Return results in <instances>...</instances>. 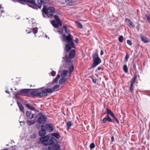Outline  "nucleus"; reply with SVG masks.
Wrapping results in <instances>:
<instances>
[{"mask_svg":"<svg viewBox=\"0 0 150 150\" xmlns=\"http://www.w3.org/2000/svg\"><path fill=\"white\" fill-rule=\"evenodd\" d=\"M52 135L54 137H55L57 139H59L60 137V136L59 134L57 133H54L52 134Z\"/></svg>","mask_w":150,"mask_h":150,"instance_id":"26","label":"nucleus"},{"mask_svg":"<svg viewBox=\"0 0 150 150\" xmlns=\"http://www.w3.org/2000/svg\"><path fill=\"white\" fill-rule=\"evenodd\" d=\"M134 83L133 82H131L129 88L130 91L131 92H132L133 90V85Z\"/></svg>","mask_w":150,"mask_h":150,"instance_id":"24","label":"nucleus"},{"mask_svg":"<svg viewBox=\"0 0 150 150\" xmlns=\"http://www.w3.org/2000/svg\"><path fill=\"white\" fill-rule=\"evenodd\" d=\"M3 13L4 12V11L3 10H2V8L1 6H0V12Z\"/></svg>","mask_w":150,"mask_h":150,"instance_id":"47","label":"nucleus"},{"mask_svg":"<svg viewBox=\"0 0 150 150\" xmlns=\"http://www.w3.org/2000/svg\"><path fill=\"white\" fill-rule=\"evenodd\" d=\"M123 70L125 73H127L128 71V68L126 64H125L124 65Z\"/></svg>","mask_w":150,"mask_h":150,"instance_id":"27","label":"nucleus"},{"mask_svg":"<svg viewBox=\"0 0 150 150\" xmlns=\"http://www.w3.org/2000/svg\"><path fill=\"white\" fill-rule=\"evenodd\" d=\"M30 90L29 89H22L19 91V95L29 96L30 95Z\"/></svg>","mask_w":150,"mask_h":150,"instance_id":"8","label":"nucleus"},{"mask_svg":"<svg viewBox=\"0 0 150 150\" xmlns=\"http://www.w3.org/2000/svg\"><path fill=\"white\" fill-rule=\"evenodd\" d=\"M1 150H8L7 149H2Z\"/></svg>","mask_w":150,"mask_h":150,"instance_id":"57","label":"nucleus"},{"mask_svg":"<svg viewBox=\"0 0 150 150\" xmlns=\"http://www.w3.org/2000/svg\"><path fill=\"white\" fill-rule=\"evenodd\" d=\"M75 42L76 43H78L79 42L77 38H76L75 39Z\"/></svg>","mask_w":150,"mask_h":150,"instance_id":"52","label":"nucleus"},{"mask_svg":"<svg viewBox=\"0 0 150 150\" xmlns=\"http://www.w3.org/2000/svg\"><path fill=\"white\" fill-rule=\"evenodd\" d=\"M127 43L128 45H131L132 44V42L129 40H127Z\"/></svg>","mask_w":150,"mask_h":150,"instance_id":"40","label":"nucleus"},{"mask_svg":"<svg viewBox=\"0 0 150 150\" xmlns=\"http://www.w3.org/2000/svg\"><path fill=\"white\" fill-rule=\"evenodd\" d=\"M15 99H16L17 101V102L18 105L19 106V102L18 100V93H17L16 94H15Z\"/></svg>","mask_w":150,"mask_h":150,"instance_id":"29","label":"nucleus"},{"mask_svg":"<svg viewBox=\"0 0 150 150\" xmlns=\"http://www.w3.org/2000/svg\"><path fill=\"white\" fill-rule=\"evenodd\" d=\"M66 61L67 62H68V63H69L71 61V60L70 59H69L68 58V59H66Z\"/></svg>","mask_w":150,"mask_h":150,"instance_id":"48","label":"nucleus"},{"mask_svg":"<svg viewBox=\"0 0 150 150\" xmlns=\"http://www.w3.org/2000/svg\"><path fill=\"white\" fill-rule=\"evenodd\" d=\"M62 37L63 40L69 43L66 45L65 50L66 51L68 52L72 47H74V44L73 41V38L71 34H69L67 36L65 34H63Z\"/></svg>","mask_w":150,"mask_h":150,"instance_id":"2","label":"nucleus"},{"mask_svg":"<svg viewBox=\"0 0 150 150\" xmlns=\"http://www.w3.org/2000/svg\"><path fill=\"white\" fill-rule=\"evenodd\" d=\"M50 137L47 135L43 137H40L39 140L42 144L45 146L49 145L48 147V150H58L60 146L58 144H54V142L57 141L54 137H52L50 139Z\"/></svg>","mask_w":150,"mask_h":150,"instance_id":"1","label":"nucleus"},{"mask_svg":"<svg viewBox=\"0 0 150 150\" xmlns=\"http://www.w3.org/2000/svg\"><path fill=\"white\" fill-rule=\"evenodd\" d=\"M26 106L27 107H28V108H29L31 110H34L35 109V108L33 107L32 106H31L29 104H27Z\"/></svg>","mask_w":150,"mask_h":150,"instance_id":"28","label":"nucleus"},{"mask_svg":"<svg viewBox=\"0 0 150 150\" xmlns=\"http://www.w3.org/2000/svg\"><path fill=\"white\" fill-rule=\"evenodd\" d=\"M75 54V51L74 50H71L69 53V56L70 59L73 58Z\"/></svg>","mask_w":150,"mask_h":150,"instance_id":"16","label":"nucleus"},{"mask_svg":"<svg viewBox=\"0 0 150 150\" xmlns=\"http://www.w3.org/2000/svg\"><path fill=\"white\" fill-rule=\"evenodd\" d=\"M68 72V71L67 70H63L61 74V77H65L67 74Z\"/></svg>","mask_w":150,"mask_h":150,"instance_id":"21","label":"nucleus"},{"mask_svg":"<svg viewBox=\"0 0 150 150\" xmlns=\"http://www.w3.org/2000/svg\"><path fill=\"white\" fill-rule=\"evenodd\" d=\"M38 117V122H45L47 121V117L42 113L40 112L37 115Z\"/></svg>","mask_w":150,"mask_h":150,"instance_id":"7","label":"nucleus"},{"mask_svg":"<svg viewBox=\"0 0 150 150\" xmlns=\"http://www.w3.org/2000/svg\"><path fill=\"white\" fill-rule=\"evenodd\" d=\"M77 25L80 28H82L83 27V26L81 24V23L79 22H78L77 23Z\"/></svg>","mask_w":150,"mask_h":150,"instance_id":"36","label":"nucleus"},{"mask_svg":"<svg viewBox=\"0 0 150 150\" xmlns=\"http://www.w3.org/2000/svg\"><path fill=\"white\" fill-rule=\"evenodd\" d=\"M129 55L128 54H127L126 55L125 57V60H126L127 61V60H128V59L129 58Z\"/></svg>","mask_w":150,"mask_h":150,"instance_id":"42","label":"nucleus"},{"mask_svg":"<svg viewBox=\"0 0 150 150\" xmlns=\"http://www.w3.org/2000/svg\"><path fill=\"white\" fill-rule=\"evenodd\" d=\"M133 68L134 69V70H136V65L135 64H133Z\"/></svg>","mask_w":150,"mask_h":150,"instance_id":"45","label":"nucleus"},{"mask_svg":"<svg viewBox=\"0 0 150 150\" xmlns=\"http://www.w3.org/2000/svg\"><path fill=\"white\" fill-rule=\"evenodd\" d=\"M43 12L47 15L52 16H53V13L55 12V9L53 7L51 6L47 8L46 7L44 6Z\"/></svg>","mask_w":150,"mask_h":150,"instance_id":"4","label":"nucleus"},{"mask_svg":"<svg viewBox=\"0 0 150 150\" xmlns=\"http://www.w3.org/2000/svg\"><path fill=\"white\" fill-rule=\"evenodd\" d=\"M39 123H40V124H41L42 123H45V122H39Z\"/></svg>","mask_w":150,"mask_h":150,"instance_id":"58","label":"nucleus"},{"mask_svg":"<svg viewBox=\"0 0 150 150\" xmlns=\"http://www.w3.org/2000/svg\"><path fill=\"white\" fill-rule=\"evenodd\" d=\"M93 64L91 68H94L97 65L99 64L101 62V59L99 57L98 54L96 52L93 55Z\"/></svg>","mask_w":150,"mask_h":150,"instance_id":"5","label":"nucleus"},{"mask_svg":"<svg viewBox=\"0 0 150 150\" xmlns=\"http://www.w3.org/2000/svg\"><path fill=\"white\" fill-rule=\"evenodd\" d=\"M146 18L147 19V20L149 22H150V18L149 16L147 15H146Z\"/></svg>","mask_w":150,"mask_h":150,"instance_id":"41","label":"nucleus"},{"mask_svg":"<svg viewBox=\"0 0 150 150\" xmlns=\"http://www.w3.org/2000/svg\"><path fill=\"white\" fill-rule=\"evenodd\" d=\"M66 81L67 79L65 77H62V78L59 80V83L60 84H62L65 82Z\"/></svg>","mask_w":150,"mask_h":150,"instance_id":"18","label":"nucleus"},{"mask_svg":"<svg viewBox=\"0 0 150 150\" xmlns=\"http://www.w3.org/2000/svg\"><path fill=\"white\" fill-rule=\"evenodd\" d=\"M6 93H9V92L8 91H6Z\"/></svg>","mask_w":150,"mask_h":150,"instance_id":"56","label":"nucleus"},{"mask_svg":"<svg viewBox=\"0 0 150 150\" xmlns=\"http://www.w3.org/2000/svg\"><path fill=\"white\" fill-rule=\"evenodd\" d=\"M59 86L58 85H57L54 86L52 88L53 91H57L59 90Z\"/></svg>","mask_w":150,"mask_h":150,"instance_id":"25","label":"nucleus"},{"mask_svg":"<svg viewBox=\"0 0 150 150\" xmlns=\"http://www.w3.org/2000/svg\"><path fill=\"white\" fill-rule=\"evenodd\" d=\"M65 2L69 6H71L74 4V2L73 1L66 0Z\"/></svg>","mask_w":150,"mask_h":150,"instance_id":"19","label":"nucleus"},{"mask_svg":"<svg viewBox=\"0 0 150 150\" xmlns=\"http://www.w3.org/2000/svg\"><path fill=\"white\" fill-rule=\"evenodd\" d=\"M32 30V29L30 28H28V29L26 30V31L27 32V33H30Z\"/></svg>","mask_w":150,"mask_h":150,"instance_id":"38","label":"nucleus"},{"mask_svg":"<svg viewBox=\"0 0 150 150\" xmlns=\"http://www.w3.org/2000/svg\"><path fill=\"white\" fill-rule=\"evenodd\" d=\"M27 122H31V121H28Z\"/></svg>","mask_w":150,"mask_h":150,"instance_id":"59","label":"nucleus"},{"mask_svg":"<svg viewBox=\"0 0 150 150\" xmlns=\"http://www.w3.org/2000/svg\"><path fill=\"white\" fill-rule=\"evenodd\" d=\"M104 54L103 51V50H101L100 52V55H103Z\"/></svg>","mask_w":150,"mask_h":150,"instance_id":"54","label":"nucleus"},{"mask_svg":"<svg viewBox=\"0 0 150 150\" xmlns=\"http://www.w3.org/2000/svg\"><path fill=\"white\" fill-rule=\"evenodd\" d=\"M30 95L31 94L33 96H38V90H34L30 91Z\"/></svg>","mask_w":150,"mask_h":150,"instance_id":"15","label":"nucleus"},{"mask_svg":"<svg viewBox=\"0 0 150 150\" xmlns=\"http://www.w3.org/2000/svg\"><path fill=\"white\" fill-rule=\"evenodd\" d=\"M72 124L71 122H67V130L69 129L70 127L71 126Z\"/></svg>","mask_w":150,"mask_h":150,"instance_id":"32","label":"nucleus"},{"mask_svg":"<svg viewBox=\"0 0 150 150\" xmlns=\"http://www.w3.org/2000/svg\"><path fill=\"white\" fill-rule=\"evenodd\" d=\"M41 129L40 130L39 134L40 136L42 137L46 134V130L45 128L44 125L43 124L41 126Z\"/></svg>","mask_w":150,"mask_h":150,"instance_id":"9","label":"nucleus"},{"mask_svg":"<svg viewBox=\"0 0 150 150\" xmlns=\"http://www.w3.org/2000/svg\"><path fill=\"white\" fill-rule=\"evenodd\" d=\"M95 147V144L93 143H91L90 145V147L91 149L94 148Z\"/></svg>","mask_w":150,"mask_h":150,"instance_id":"34","label":"nucleus"},{"mask_svg":"<svg viewBox=\"0 0 150 150\" xmlns=\"http://www.w3.org/2000/svg\"><path fill=\"white\" fill-rule=\"evenodd\" d=\"M51 23L53 26L56 28H57L59 27V25L61 26L62 25L61 21L58 22L54 20L52 21Z\"/></svg>","mask_w":150,"mask_h":150,"instance_id":"11","label":"nucleus"},{"mask_svg":"<svg viewBox=\"0 0 150 150\" xmlns=\"http://www.w3.org/2000/svg\"><path fill=\"white\" fill-rule=\"evenodd\" d=\"M65 31L66 33L67 34H70L69 30H67V27H65Z\"/></svg>","mask_w":150,"mask_h":150,"instance_id":"37","label":"nucleus"},{"mask_svg":"<svg viewBox=\"0 0 150 150\" xmlns=\"http://www.w3.org/2000/svg\"><path fill=\"white\" fill-rule=\"evenodd\" d=\"M50 0H37L38 4H40L41 5V4H45L49 1Z\"/></svg>","mask_w":150,"mask_h":150,"instance_id":"17","label":"nucleus"},{"mask_svg":"<svg viewBox=\"0 0 150 150\" xmlns=\"http://www.w3.org/2000/svg\"><path fill=\"white\" fill-rule=\"evenodd\" d=\"M47 95V94L45 91V90H42L40 92L38 91V96L42 97L45 96Z\"/></svg>","mask_w":150,"mask_h":150,"instance_id":"12","label":"nucleus"},{"mask_svg":"<svg viewBox=\"0 0 150 150\" xmlns=\"http://www.w3.org/2000/svg\"><path fill=\"white\" fill-rule=\"evenodd\" d=\"M92 81L93 82L95 83H96V79H92Z\"/></svg>","mask_w":150,"mask_h":150,"instance_id":"50","label":"nucleus"},{"mask_svg":"<svg viewBox=\"0 0 150 150\" xmlns=\"http://www.w3.org/2000/svg\"><path fill=\"white\" fill-rule=\"evenodd\" d=\"M112 117H113V118H114V119H115V121H116V122H118V120L117 119L115 116V115H114V116H113Z\"/></svg>","mask_w":150,"mask_h":150,"instance_id":"46","label":"nucleus"},{"mask_svg":"<svg viewBox=\"0 0 150 150\" xmlns=\"http://www.w3.org/2000/svg\"><path fill=\"white\" fill-rule=\"evenodd\" d=\"M54 19L56 20V21H61L59 19L58 17L57 16V15H55L54 16Z\"/></svg>","mask_w":150,"mask_h":150,"instance_id":"33","label":"nucleus"},{"mask_svg":"<svg viewBox=\"0 0 150 150\" xmlns=\"http://www.w3.org/2000/svg\"><path fill=\"white\" fill-rule=\"evenodd\" d=\"M19 108L21 110L22 112H23V111H24V108L21 105H19Z\"/></svg>","mask_w":150,"mask_h":150,"instance_id":"39","label":"nucleus"},{"mask_svg":"<svg viewBox=\"0 0 150 150\" xmlns=\"http://www.w3.org/2000/svg\"><path fill=\"white\" fill-rule=\"evenodd\" d=\"M51 75L52 76H55L56 75V72L54 71H52L51 72Z\"/></svg>","mask_w":150,"mask_h":150,"instance_id":"44","label":"nucleus"},{"mask_svg":"<svg viewBox=\"0 0 150 150\" xmlns=\"http://www.w3.org/2000/svg\"><path fill=\"white\" fill-rule=\"evenodd\" d=\"M125 21L127 23L128 25L129 24L132 27H134V25L132 21L128 18H126Z\"/></svg>","mask_w":150,"mask_h":150,"instance_id":"20","label":"nucleus"},{"mask_svg":"<svg viewBox=\"0 0 150 150\" xmlns=\"http://www.w3.org/2000/svg\"><path fill=\"white\" fill-rule=\"evenodd\" d=\"M74 70V67L73 65H71L69 68V72L70 73L72 72Z\"/></svg>","mask_w":150,"mask_h":150,"instance_id":"31","label":"nucleus"},{"mask_svg":"<svg viewBox=\"0 0 150 150\" xmlns=\"http://www.w3.org/2000/svg\"><path fill=\"white\" fill-rule=\"evenodd\" d=\"M33 33L35 34L37 33L38 32V30H37V28H35L34 29H33Z\"/></svg>","mask_w":150,"mask_h":150,"instance_id":"43","label":"nucleus"},{"mask_svg":"<svg viewBox=\"0 0 150 150\" xmlns=\"http://www.w3.org/2000/svg\"><path fill=\"white\" fill-rule=\"evenodd\" d=\"M26 115L30 119H32L34 117V115L30 112L28 111L26 112Z\"/></svg>","mask_w":150,"mask_h":150,"instance_id":"14","label":"nucleus"},{"mask_svg":"<svg viewBox=\"0 0 150 150\" xmlns=\"http://www.w3.org/2000/svg\"><path fill=\"white\" fill-rule=\"evenodd\" d=\"M27 2L29 3L31 5H28L30 7L35 9L40 8L41 6L40 4H37L35 3V0H19V3L22 4H25Z\"/></svg>","mask_w":150,"mask_h":150,"instance_id":"3","label":"nucleus"},{"mask_svg":"<svg viewBox=\"0 0 150 150\" xmlns=\"http://www.w3.org/2000/svg\"><path fill=\"white\" fill-rule=\"evenodd\" d=\"M123 40V37L122 36H120L119 38V41L122 42Z\"/></svg>","mask_w":150,"mask_h":150,"instance_id":"35","label":"nucleus"},{"mask_svg":"<svg viewBox=\"0 0 150 150\" xmlns=\"http://www.w3.org/2000/svg\"><path fill=\"white\" fill-rule=\"evenodd\" d=\"M101 69V67H99L98 68L97 70H100Z\"/></svg>","mask_w":150,"mask_h":150,"instance_id":"55","label":"nucleus"},{"mask_svg":"<svg viewBox=\"0 0 150 150\" xmlns=\"http://www.w3.org/2000/svg\"><path fill=\"white\" fill-rule=\"evenodd\" d=\"M29 125H31L34 124L35 122H28Z\"/></svg>","mask_w":150,"mask_h":150,"instance_id":"51","label":"nucleus"},{"mask_svg":"<svg viewBox=\"0 0 150 150\" xmlns=\"http://www.w3.org/2000/svg\"><path fill=\"white\" fill-rule=\"evenodd\" d=\"M140 38L142 41L144 43H147L149 42V40L146 37L141 35L140 36Z\"/></svg>","mask_w":150,"mask_h":150,"instance_id":"13","label":"nucleus"},{"mask_svg":"<svg viewBox=\"0 0 150 150\" xmlns=\"http://www.w3.org/2000/svg\"><path fill=\"white\" fill-rule=\"evenodd\" d=\"M44 127L45 129L49 132H51L53 130V126L52 124H46L44 125Z\"/></svg>","mask_w":150,"mask_h":150,"instance_id":"10","label":"nucleus"},{"mask_svg":"<svg viewBox=\"0 0 150 150\" xmlns=\"http://www.w3.org/2000/svg\"><path fill=\"white\" fill-rule=\"evenodd\" d=\"M106 110L108 114V116L103 119V122H105L108 121V122H111L112 121V120L109 117V115H110L113 117L114 115L112 111L108 108H107Z\"/></svg>","mask_w":150,"mask_h":150,"instance_id":"6","label":"nucleus"},{"mask_svg":"<svg viewBox=\"0 0 150 150\" xmlns=\"http://www.w3.org/2000/svg\"><path fill=\"white\" fill-rule=\"evenodd\" d=\"M12 1L15 2H19V0H12Z\"/></svg>","mask_w":150,"mask_h":150,"instance_id":"53","label":"nucleus"},{"mask_svg":"<svg viewBox=\"0 0 150 150\" xmlns=\"http://www.w3.org/2000/svg\"><path fill=\"white\" fill-rule=\"evenodd\" d=\"M45 90L47 94V93H52L54 91L52 88H47Z\"/></svg>","mask_w":150,"mask_h":150,"instance_id":"22","label":"nucleus"},{"mask_svg":"<svg viewBox=\"0 0 150 150\" xmlns=\"http://www.w3.org/2000/svg\"><path fill=\"white\" fill-rule=\"evenodd\" d=\"M60 76L59 74H58L56 77L54 79L53 81V83H57L58 79L60 78Z\"/></svg>","mask_w":150,"mask_h":150,"instance_id":"23","label":"nucleus"},{"mask_svg":"<svg viewBox=\"0 0 150 150\" xmlns=\"http://www.w3.org/2000/svg\"><path fill=\"white\" fill-rule=\"evenodd\" d=\"M114 141V137L113 136H112L111 137V141L112 142H113Z\"/></svg>","mask_w":150,"mask_h":150,"instance_id":"49","label":"nucleus"},{"mask_svg":"<svg viewBox=\"0 0 150 150\" xmlns=\"http://www.w3.org/2000/svg\"><path fill=\"white\" fill-rule=\"evenodd\" d=\"M137 75L136 74H135L134 75V77L133 78H132L131 82H133V83H134V82L137 79Z\"/></svg>","mask_w":150,"mask_h":150,"instance_id":"30","label":"nucleus"}]
</instances>
